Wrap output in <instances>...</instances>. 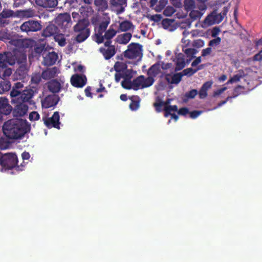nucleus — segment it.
<instances>
[{
    "instance_id": "1",
    "label": "nucleus",
    "mask_w": 262,
    "mask_h": 262,
    "mask_svg": "<svg viewBox=\"0 0 262 262\" xmlns=\"http://www.w3.org/2000/svg\"><path fill=\"white\" fill-rule=\"evenodd\" d=\"M3 132L9 139L21 138L26 133V128L21 122L18 120H9L5 122Z\"/></svg>"
},
{
    "instance_id": "2",
    "label": "nucleus",
    "mask_w": 262,
    "mask_h": 262,
    "mask_svg": "<svg viewBox=\"0 0 262 262\" xmlns=\"http://www.w3.org/2000/svg\"><path fill=\"white\" fill-rule=\"evenodd\" d=\"M90 22L88 20L83 19L78 21L74 27V31L76 33L75 41L81 43L85 41L90 35V29L89 28Z\"/></svg>"
},
{
    "instance_id": "3",
    "label": "nucleus",
    "mask_w": 262,
    "mask_h": 262,
    "mask_svg": "<svg viewBox=\"0 0 262 262\" xmlns=\"http://www.w3.org/2000/svg\"><path fill=\"white\" fill-rule=\"evenodd\" d=\"M34 95V91L31 89H26L22 91L11 90L10 96L12 103H28L32 104L31 99Z\"/></svg>"
},
{
    "instance_id": "4",
    "label": "nucleus",
    "mask_w": 262,
    "mask_h": 262,
    "mask_svg": "<svg viewBox=\"0 0 262 262\" xmlns=\"http://www.w3.org/2000/svg\"><path fill=\"white\" fill-rule=\"evenodd\" d=\"M25 165L23 163L18 165V158L16 154L13 152H8L3 154L1 161V167L5 170H10L16 168L17 170H23L22 167Z\"/></svg>"
},
{
    "instance_id": "5",
    "label": "nucleus",
    "mask_w": 262,
    "mask_h": 262,
    "mask_svg": "<svg viewBox=\"0 0 262 262\" xmlns=\"http://www.w3.org/2000/svg\"><path fill=\"white\" fill-rule=\"evenodd\" d=\"M172 60L176 64L174 70L166 74L165 78L168 83L178 84L180 82V73H175L180 70V53L178 49L175 51V58L172 57Z\"/></svg>"
},
{
    "instance_id": "6",
    "label": "nucleus",
    "mask_w": 262,
    "mask_h": 262,
    "mask_svg": "<svg viewBox=\"0 0 262 262\" xmlns=\"http://www.w3.org/2000/svg\"><path fill=\"white\" fill-rule=\"evenodd\" d=\"M123 55L128 59L141 58L142 55V46L138 43L132 42L128 46V49L123 52Z\"/></svg>"
},
{
    "instance_id": "7",
    "label": "nucleus",
    "mask_w": 262,
    "mask_h": 262,
    "mask_svg": "<svg viewBox=\"0 0 262 262\" xmlns=\"http://www.w3.org/2000/svg\"><path fill=\"white\" fill-rule=\"evenodd\" d=\"M42 29L41 21L30 19L23 23L20 26V29L22 32H25L27 34L30 33L35 32L41 30Z\"/></svg>"
},
{
    "instance_id": "8",
    "label": "nucleus",
    "mask_w": 262,
    "mask_h": 262,
    "mask_svg": "<svg viewBox=\"0 0 262 262\" xmlns=\"http://www.w3.org/2000/svg\"><path fill=\"white\" fill-rule=\"evenodd\" d=\"M205 11L202 10L201 8L197 7L190 11L189 12L190 18L187 19L185 21H181V28L190 27L192 21L201 19Z\"/></svg>"
},
{
    "instance_id": "9",
    "label": "nucleus",
    "mask_w": 262,
    "mask_h": 262,
    "mask_svg": "<svg viewBox=\"0 0 262 262\" xmlns=\"http://www.w3.org/2000/svg\"><path fill=\"white\" fill-rule=\"evenodd\" d=\"M99 52L102 54L105 60H109L113 57L117 52V49L114 45H112L109 41H105L104 46L99 48Z\"/></svg>"
},
{
    "instance_id": "10",
    "label": "nucleus",
    "mask_w": 262,
    "mask_h": 262,
    "mask_svg": "<svg viewBox=\"0 0 262 262\" xmlns=\"http://www.w3.org/2000/svg\"><path fill=\"white\" fill-rule=\"evenodd\" d=\"M223 18L221 13H217L216 10H214L206 17L203 22V26L208 27L213 24H219L223 20Z\"/></svg>"
},
{
    "instance_id": "11",
    "label": "nucleus",
    "mask_w": 262,
    "mask_h": 262,
    "mask_svg": "<svg viewBox=\"0 0 262 262\" xmlns=\"http://www.w3.org/2000/svg\"><path fill=\"white\" fill-rule=\"evenodd\" d=\"M15 63V58L11 53H0V68H6Z\"/></svg>"
},
{
    "instance_id": "12",
    "label": "nucleus",
    "mask_w": 262,
    "mask_h": 262,
    "mask_svg": "<svg viewBox=\"0 0 262 262\" xmlns=\"http://www.w3.org/2000/svg\"><path fill=\"white\" fill-rule=\"evenodd\" d=\"M59 114L58 112L54 113L53 115L51 117L45 118L43 120L44 123L46 126L50 128L51 127H54L55 128L59 129Z\"/></svg>"
},
{
    "instance_id": "13",
    "label": "nucleus",
    "mask_w": 262,
    "mask_h": 262,
    "mask_svg": "<svg viewBox=\"0 0 262 262\" xmlns=\"http://www.w3.org/2000/svg\"><path fill=\"white\" fill-rule=\"evenodd\" d=\"M71 16L68 13L59 14L55 19V23L62 29H65L71 26Z\"/></svg>"
},
{
    "instance_id": "14",
    "label": "nucleus",
    "mask_w": 262,
    "mask_h": 262,
    "mask_svg": "<svg viewBox=\"0 0 262 262\" xmlns=\"http://www.w3.org/2000/svg\"><path fill=\"white\" fill-rule=\"evenodd\" d=\"M163 110L164 117H168L169 116H171V119H174L175 121L178 120L179 116L176 115V113L177 112L178 115H180V109L178 110L177 105H169L167 104L165 106Z\"/></svg>"
},
{
    "instance_id": "15",
    "label": "nucleus",
    "mask_w": 262,
    "mask_h": 262,
    "mask_svg": "<svg viewBox=\"0 0 262 262\" xmlns=\"http://www.w3.org/2000/svg\"><path fill=\"white\" fill-rule=\"evenodd\" d=\"M86 77L85 75L74 74L71 78V84L76 88H82L86 83Z\"/></svg>"
},
{
    "instance_id": "16",
    "label": "nucleus",
    "mask_w": 262,
    "mask_h": 262,
    "mask_svg": "<svg viewBox=\"0 0 262 262\" xmlns=\"http://www.w3.org/2000/svg\"><path fill=\"white\" fill-rule=\"evenodd\" d=\"M16 104L13 111L14 116L18 117L25 116L28 110V105L26 103H12Z\"/></svg>"
},
{
    "instance_id": "17",
    "label": "nucleus",
    "mask_w": 262,
    "mask_h": 262,
    "mask_svg": "<svg viewBox=\"0 0 262 262\" xmlns=\"http://www.w3.org/2000/svg\"><path fill=\"white\" fill-rule=\"evenodd\" d=\"M162 27L169 31H173L180 25V23L176 21L174 19L165 18L162 21Z\"/></svg>"
},
{
    "instance_id": "18",
    "label": "nucleus",
    "mask_w": 262,
    "mask_h": 262,
    "mask_svg": "<svg viewBox=\"0 0 262 262\" xmlns=\"http://www.w3.org/2000/svg\"><path fill=\"white\" fill-rule=\"evenodd\" d=\"M59 73L60 70L56 67L47 68L42 72V78L44 80H50L56 77Z\"/></svg>"
},
{
    "instance_id": "19",
    "label": "nucleus",
    "mask_w": 262,
    "mask_h": 262,
    "mask_svg": "<svg viewBox=\"0 0 262 262\" xmlns=\"http://www.w3.org/2000/svg\"><path fill=\"white\" fill-rule=\"evenodd\" d=\"M58 28L53 24L48 25L42 32V36L45 37H49L55 36L58 33Z\"/></svg>"
},
{
    "instance_id": "20",
    "label": "nucleus",
    "mask_w": 262,
    "mask_h": 262,
    "mask_svg": "<svg viewBox=\"0 0 262 262\" xmlns=\"http://www.w3.org/2000/svg\"><path fill=\"white\" fill-rule=\"evenodd\" d=\"M12 110V106L9 104L8 99L5 98H0V113L2 114L9 115Z\"/></svg>"
},
{
    "instance_id": "21",
    "label": "nucleus",
    "mask_w": 262,
    "mask_h": 262,
    "mask_svg": "<svg viewBox=\"0 0 262 262\" xmlns=\"http://www.w3.org/2000/svg\"><path fill=\"white\" fill-rule=\"evenodd\" d=\"M58 55L55 52H49L43 57V64L45 66H52L56 63L58 59Z\"/></svg>"
},
{
    "instance_id": "22",
    "label": "nucleus",
    "mask_w": 262,
    "mask_h": 262,
    "mask_svg": "<svg viewBox=\"0 0 262 262\" xmlns=\"http://www.w3.org/2000/svg\"><path fill=\"white\" fill-rule=\"evenodd\" d=\"M37 5L46 8H52L57 6V0H35Z\"/></svg>"
},
{
    "instance_id": "23",
    "label": "nucleus",
    "mask_w": 262,
    "mask_h": 262,
    "mask_svg": "<svg viewBox=\"0 0 262 262\" xmlns=\"http://www.w3.org/2000/svg\"><path fill=\"white\" fill-rule=\"evenodd\" d=\"M58 99L55 96H48L44 99L42 102V106L45 108L55 106L58 103Z\"/></svg>"
},
{
    "instance_id": "24",
    "label": "nucleus",
    "mask_w": 262,
    "mask_h": 262,
    "mask_svg": "<svg viewBox=\"0 0 262 262\" xmlns=\"http://www.w3.org/2000/svg\"><path fill=\"white\" fill-rule=\"evenodd\" d=\"M26 65H20L14 74L15 79L22 80L26 78L27 75Z\"/></svg>"
},
{
    "instance_id": "25",
    "label": "nucleus",
    "mask_w": 262,
    "mask_h": 262,
    "mask_svg": "<svg viewBox=\"0 0 262 262\" xmlns=\"http://www.w3.org/2000/svg\"><path fill=\"white\" fill-rule=\"evenodd\" d=\"M47 86L50 92L57 93L61 89V83L57 79H52L48 82Z\"/></svg>"
},
{
    "instance_id": "26",
    "label": "nucleus",
    "mask_w": 262,
    "mask_h": 262,
    "mask_svg": "<svg viewBox=\"0 0 262 262\" xmlns=\"http://www.w3.org/2000/svg\"><path fill=\"white\" fill-rule=\"evenodd\" d=\"M20 15L23 18H29L35 17H38L39 18H40L38 12H37L35 10L31 8L21 10L20 11Z\"/></svg>"
},
{
    "instance_id": "27",
    "label": "nucleus",
    "mask_w": 262,
    "mask_h": 262,
    "mask_svg": "<svg viewBox=\"0 0 262 262\" xmlns=\"http://www.w3.org/2000/svg\"><path fill=\"white\" fill-rule=\"evenodd\" d=\"M129 99L131 102L129 105V107L132 111H136L140 107V103L141 99L138 96L133 95L129 97Z\"/></svg>"
},
{
    "instance_id": "28",
    "label": "nucleus",
    "mask_w": 262,
    "mask_h": 262,
    "mask_svg": "<svg viewBox=\"0 0 262 262\" xmlns=\"http://www.w3.org/2000/svg\"><path fill=\"white\" fill-rule=\"evenodd\" d=\"M213 82L211 81L205 82L201 88L199 95L200 99H204L207 96V91L211 88Z\"/></svg>"
},
{
    "instance_id": "29",
    "label": "nucleus",
    "mask_w": 262,
    "mask_h": 262,
    "mask_svg": "<svg viewBox=\"0 0 262 262\" xmlns=\"http://www.w3.org/2000/svg\"><path fill=\"white\" fill-rule=\"evenodd\" d=\"M132 35L130 33H125L117 36L116 41L120 44H127L132 38Z\"/></svg>"
},
{
    "instance_id": "30",
    "label": "nucleus",
    "mask_w": 262,
    "mask_h": 262,
    "mask_svg": "<svg viewBox=\"0 0 262 262\" xmlns=\"http://www.w3.org/2000/svg\"><path fill=\"white\" fill-rule=\"evenodd\" d=\"M160 62H157L151 66L147 72L148 75L153 78L156 77L160 72Z\"/></svg>"
},
{
    "instance_id": "31",
    "label": "nucleus",
    "mask_w": 262,
    "mask_h": 262,
    "mask_svg": "<svg viewBox=\"0 0 262 262\" xmlns=\"http://www.w3.org/2000/svg\"><path fill=\"white\" fill-rule=\"evenodd\" d=\"M135 26L133 23L129 20H124L119 24V29L121 32H126L130 29H134Z\"/></svg>"
},
{
    "instance_id": "32",
    "label": "nucleus",
    "mask_w": 262,
    "mask_h": 262,
    "mask_svg": "<svg viewBox=\"0 0 262 262\" xmlns=\"http://www.w3.org/2000/svg\"><path fill=\"white\" fill-rule=\"evenodd\" d=\"M111 4L114 7H119V13H121L124 10V6H126L127 0H111Z\"/></svg>"
},
{
    "instance_id": "33",
    "label": "nucleus",
    "mask_w": 262,
    "mask_h": 262,
    "mask_svg": "<svg viewBox=\"0 0 262 262\" xmlns=\"http://www.w3.org/2000/svg\"><path fill=\"white\" fill-rule=\"evenodd\" d=\"M94 5L99 11H104L108 7L107 0H94Z\"/></svg>"
},
{
    "instance_id": "34",
    "label": "nucleus",
    "mask_w": 262,
    "mask_h": 262,
    "mask_svg": "<svg viewBox=\"0 0 262 262\" xmlns=\"http://www.w3.org/2000/svg\"><path fill=\"white\" fill-rule=\"evenodd\" d=\"M169 103V101L164 102L159 97L157 98L156 102L154 103V106L155 107L157 112H161L162 110V107H164L166 104Z\"/></svg>"
},
{
    "instance_id": "35",
    "label": "nucleus",
    "mask_w": 262,
    "mask_h": 262,
    "mask_svg": "<svg viewBox=\"0 0 262 262\" xmlns=\"http://www.w3.org/2000/svg\"><path fill=\"white\" fill-rule=\"evenodd\" d=\"M197 5L194 0H184V7L185 10L189 12L194 8H196Z\"/></svg>"
},
{
    "instance_id": "36",
    "label": "nucleus",
    "mask_w": 262,
    "mask_h": 262,
    "mask_svg": "<svg viewBox=\"0 0 262 262\" xmlns=\"http://www.w3.org/2000/svg\"><path fill=\"white\" fill-rule=\"evenodd\" d=\"M11 83L9 81L3 80L0 82V94L8 92L11 89Z\"/></svg>"
},
{
    "instance_id": "37",
    "label": "nucleus",
    "mask_w": 262,
    "mask_h": 262,
    "mask_svg": "<svg viewBox=\"0 0 262 262\" xmlns=\"http://www.w3.org/2000/svg\"><path fill=\"white\" fill-rule=\"evenodd\" d=\"M132 84L133 85V90H138L142 88L143 85V75L138 76L132 81Z\"/></svg>"
},
{
    "instance_id": "38",
    "label": "nucleus",
    "mask_w": 262,
    "mask_h": 262,
    "mask_svg": "<svg viewBox=\"0 0 262 262\" xmlns=\"http://www.w3.org/2000/svg\"><path fill=\"white\" fill-rule=\"evenodd\" d=\"M245 76L244 71L242 70H239L238 73L232 77L227 82V84L232 83L239 81L241 78Z\"/></svg>"
},
{
    "instance_id": "39",
    "label": "nucleus",
    "mask_w": 262,
    "mask_h": 262,
    "mask_svg": "<svg viewBox=\"0 0 262 262\" xmlns=\"http://www.w3.org/2000/svg\"><path fill=\"white\" fill-rule=\"evenodd\" d=\"M15 58V63L17 62L20 65H26L27 63V56L24 53H19L13 55Z\"/></svg>"
},
{
    "instance_id": "40",
    "label": "nucleus",
    "mask_w": 262,
    "mask_h": 262,
    "mask_svg": "<svg viewBox=\"0 0 262 262\" xmlns=\"http://www.w3.org/2000/svg\"><path fill=\"white\" fill-rule=\"evenodd\" d=\"M35 45L36 42L32 39H24L20 42V46L23 48H32Z\"/></svg>"
},
{
    "instance_id": "41",
    "label": "nucleus",
    "mask_w": 262,
    "mask_h": 262,
    "mask_svg": "<svg viewBox=\"0 0 262 262\" xmlns=\"http://www.w3.org/2000/svg\"><path fill=\"white\" fill-rule=\"evenodd\" d=\"M117 32L116 30L110 27L108 30L105 32L104 35V38L106 41H110V43H112V41L111 39L116 35Z\"/></svg>"
},
{
    "instance_id": "42",
    "label": "nucleus",
    "mask_w": 262,
    "mask_h": 262,
    "mask_svg": "<svg viewBox=\"0 0 262 262\" xmlns=\"http://www.w3.org/2000/svg\"><path fill=\"white\" fill-rule=\"evenodd\" d=\"M198 94V92L196 89H192L186 93L183 99V102H186L189 99L194 98Z\"/></svg>"
},
{
    "instance_id": "43",
    "label": "nucleus",
    "mask_w": 262,
    "mask_h": 262,
    "mask_svg": "<svg viewBox=\"0 0 262 262\" xmlns=\"http://www.w3.org/2000/svg\"><path fill=\"white\" fill-rule=\"evenodd\" d=\"M54 39L56 42H58L59 46L60 47H64L66 46V39L64 35L62 34H57L54 37Z\"/></svg>"
},
{
    "instance_id": "44",
    "label": "nucleus",
    "mask_w": 262,
    "mask_h": 262,
    "mask_svg": "<svg viewBox=\"0 0 262 262\" xmlns=\"http://www.w3.org/2000/svg\"><path fill=\"white\" fill-rule=\"evenodd\" d=\"M155 81L154 78L149 76L147 78H145L143 76V85L142 88H145L152 85Z\"/></svg>"
},
{
    "instance_id": "45",
    "label": "nucleus",
    "mask_w": 262,
    "mask_h": 262,
    "mask_svg": "<svg viewBox=\"0 0 262 262\" xmlns=\"http://www.w3.org/2000/svg\"><path fill=\"white\" fill-rule=\"evenodd\" d=\"M108 22L107 21H103L100 24V25L97 27L95 28V31L97 33H101V34H103L104 32L106 31V29L108 26Z\"/></svg>"
},
{
    "instance_id": "46",
    "label": "nucleus",
    "mask_w": 262,
    "mask_h": 262,
    "mask_svg": "<svg viewBox=\"0 0 262 262\" xmlns=\"http://www.w3.org/2000/svg\"><path fill=\"white\" fill-rule=\"evenodd\" d=\"M12 71L11 68H4L2 69V71L1 72V77L3 80H6L7 77H9L12 74Z\"/></svg>"
},
{
    "instance_id": "47",
    "label": "nucleus",
    "mask_w": 262,
    "mask_h": 262,
    "mask_svg": "<svg viewBox=\"0 0 262 262\" xmlns=\"http://www.w3.org/2000/svg\"><path fill=\"white\" fill-rule=\"evenodd\" d=\"M194 58V57H189L184 55L181 56V70L188 65Z\"/></svg>"
},
{
    "instance_id": "48",
    "label": "nucleus",
    "mask_w": 262,
    "mask_h": 262,
    "mask_svg": "<svg viewBox=\"0 0 262 262\" xmlns=\"http://www.w3.org/2000/svg\"><path fill=\"white\" fill-rule=\"evenodd\" d=\"M42 73H34L32 75L31 77V83L33 84H38L40 83L41 80Z\"/></svg>"
},
{
    "instance_id": "49",
    "label": "nucleus",
    "mask_w": 262,
    "mask_h": 262,
    "mask_svg": "<svg viewBox=\"0 0 262 262\" xmlns=\"http://www.w3.org/2000/svg\"><path fill=\"white\" fill-rule=\"evenodd\" d=\"M196 72V70L192 68H187L181 72V78L184 76L190 77Z\"/></svg>"
},
{
    "instance_id": "50",
    "label": "nucleus",
    "mask_w": 262,
    "mask_h": 262,
    "mask_svg": "<svg viewBox=\"0 0 262 262\" xmlns=\"http://www.w3.org/2000/svg\"><path fill=\"white\" fill-rule=\"evenodd\" d=\"M183 51L184 52V55L188 56L189 57H194V55L196 53L197 51L193 48H186L185 47L183 48Z\"/></svg>"
},
{
    "instance_id": "51",
    "label": "nucleus",
    "mask_w": 262,
    "mask_h": 262,
    "mask_svg": "<svg viewBox=\"0 0 262 262\" xmlns=\"http://www.w3.org/2000/svg\"><path fill=\"white\" fill-rule=\"evenodd\" d=\"M14 12L12 10L4 9L0 13V20L2 18H9L13 15Z\"/></svg>"
},
{
    "instance_id": "52",
    "label": "nucleus",
    "mask_w": 262,
    "mask_h": 262,
    "mask_svg": "<svg viewBox=\"0 0 262 262\" xmlns=\"http://www.w3.org/2000/svg\"><path fill=\"white\" fill-rule=\"evenodd\" d=\"M34 51L35 54L40 55L41 54L44 55L47 51L45 49V46L43 45H38L34 46Z\"/></svg>"
},
{
    "instance_id": "53",
    "label": "nucleus",
    "mask_w": 262,
    "mask_h": 262,
    "mask_svg": "<svg viewBox=\"0 0 262 262\" xmlns=\"http://www.w3.org/2000/svg\"><path fill=\"white\" fill-rule=\"evenodd\" d=\"M167 2V0H160L159 4L155 8L156 11L161 12L166 5Z\"/></svg>"
},
{
    "instance_id": "54",
    "label": "nucleus",
    "mask_w": 262,
    "mask_h": 262,
    "mask_svg": "<svg viewBox=\"0 0 262 262\" xmlns=\"http://www.w3.org/2000/svg\"><path fill=\"white\" fill-rule=\"evenodd\" d=\"M176 11L173 7L168 6L164 9L163 14L166 16H171Z\"/></svg>"
},
{
    "instance_id": "55",
    "label": "nucleus",
    "mask_w": 262,
    "mask_h": 262,
    "mask_svg": "<svg viewBox=\"0 0 262 262\" xmlns=\"http://www.w3.org/2000/svg\"><path fill=\"white\" fill-rule=\"evenodd\" d=\"M197 2V8H201L202 10H206L207 9V3L209 0H195Z\"/></svg>"
},
{
    "instance_id": "56",
    "label": "nucleus",
    "mask_w": 262,
    "mask_h": 262,
    "mask_svg": "<svg viewBox=\"0 0 262 262\" xmlns=\"http://www.w3.org/2000/svg\"><path fill=\"white\" fill-rule=\"evenodd\" d=\"M121 85L122 87L125 89L130 90L133 89V85L132 84V81L125 79L122 81Z\"/></svg>"
},
{
    "instance_id": "57",
    "label": "nucleus",
    "mask_w": 262,
    "mask_h": 262,
    "mask_svg": "<svg viewBox=\"0 0 262 262\" xmlns=\"http://www.w3.org/2000/svg\"><path fill=\"white\" fill-rule=\"evenodd\" d=\"M221 42V38L219 37H217L214 39L210 40L208 43L209 47L216 46L220 44Z\"/></svg>"
},
{
    "instance_id": "58",
    "label": "nucleus",
    "mask_w": 262,
    "mask_h": 262,
    "mask_svg": "<svg viewBox=\"0 0 262 262\" xmlns=\"http://www.w3.org/2000/svg\"><path fill=\"white\" fill-rule=\"evenodd\" d=\"M39 114L36 111H33L29 114V119L30 121H36L39 119Z\"/></svg>"
},
{
    "instance_id": "59",
    "label": "nucleus",
    "mask_w": 262,
    "mask_h": 262,
    "mask_svg": "<svg viewBox=\"0 0 262 262\" xmlns=\"http://www.w3.org/2000/svg\"><path fill=\"white\" fill-rule=\"evenodd\" d=\"M244 89V87L241 85H238L235 87L233 90V96H232L233 98H235L237 96L239 95L242 93L241 90Z\"/></svg>"
},
{
    "instance_id": "60",
    "label": "nucleus",
    "mask_w": 262,
    "mask_h": 262,
    "mask_svg": "<svg viewBox=\"0 0 262 262\" xmlns=\"http://www.w3.org/2000/svg\"><path fill=\"white\" fill-rule=\"evenodd\" d=\"M95 41L98 44L101 43L104 41V36L103 35V34H101V33H95Z\"/></svg>"
},
{
    "instance_id": "61",
    "label": "nucleus",
    "mask_w": 262,
    "mask_h": 262,
    "mask_svg": "<svg viewBox=\"0 0 262 262\" xmlns=\"http://www.w3.org/2000/svg\"><path fill=\"white\" fill-rule=\"evenodd\" d=\"M161 67V68L163 70H167L171 69L172 70H174V66L172 63H164L163 62H162V63L160 66Z\"/></svg>"
},
{
    "instance_id": "62",
    "label": "nucleus",
    "mask_w": 262,
    "mask_h": 262,
    "mask_svg": "<svg viewBox=\"0 0 262 262\" xmlns=\"http://www.w3.org/2000/svg\"><path fill=\"white\" fill-rule=\"evenodd\" d=\"M202 112L201 111H193L190 112L189 117L192 119H195L202 114Z\"/></svg>"
},
{
    "instance_id": "63",
    "label": "nucleus",
    "mask_w": 262,
    "mask_h": 262,
    "mask_svg": "<svg viewBox=\"0 0 262 262\" xmlns=\"http://www.w3.org/2000/svg\"><path fill=\"white\" fill-rule=\"evenodd\" d=\"M221 32L220 29L217 27H214L211 31V35L212 37H216V36L219 34V33Z\"/></svg>"
},
{
    "instance_id": "64",
    "label": "nucleus",
    "mask_w": 262,
    "mask_h": 262,
    "mask_svg": "<svg viewBox=\"0 0 262 262\" xmlns=\"http://www.w3.org/2000/svg\"><path fill=\"white\" fill-rule=\"evenodd\" d=\"M212 52V49L211 47H208L202 51V56L205 57L211 54Z\"/></svg>"
}]
</instances>
